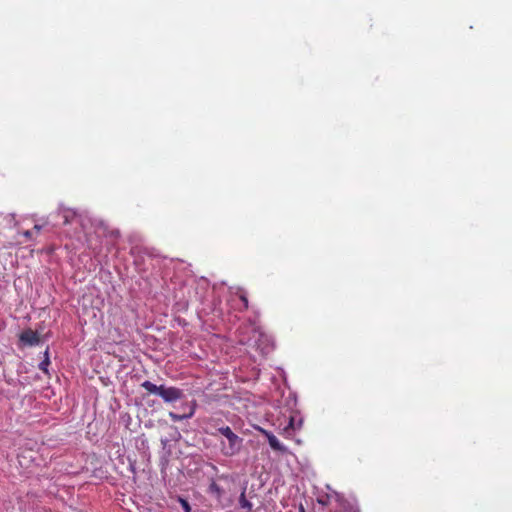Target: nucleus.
<instances>
[{
    "label": "nucleus",
    "instance_id": "7",
    "mask_svg": "<svg viewBox=\"0 0 512 512\" xmlns=\"http://www.w3.org/2000/svg\"><path fill=\"white\" fill-rule=\"evenodd\" d=\"M239 506L244 512H253V504L247 500L245 495V489L242 491L239 497Z\"/></svg>",
    "mask_w": 512,
    "mask_h": 512
},
{
    "label": "nucleus",
    "instance_id": "1",
    "mask_svg": "<svg viewBox=\"0 0 512 512\" xmlns=\"http://www.w3.org/2000/svg\"><path fill=\"white\" fill-rule=\"evenodd\" d=\"M148 393L159 395L165 402H174L179 400L183 392L177 387H165L163 385L157 386L150 381H144L141 384Z\"/></svg>",
    "mask_w": 512,
    "mask_h": 512
},
{
    "label": "nucleus",
    "instance_id": "18",
    "mask_svg": "<svg viewBox=\"0 0 512 512\" xmlns=\"http://www.w3.org/2000/svg\"><path fill=\"white\" fill-rule=\"evenodd\" d=\"M18 461H19V464H20L21 466H23L22 456H21V455H19V456H18Z\"/></svg>",
    "mask_w": 512,
    "mask_h": 512
},
{
    "label": "nucleus",
    "instance_id": "9",
    "mask_svg": "<svg viewBox=\"0 0 512 512\" xmlns=\"http://www.w3.org/2000/svg\"><path fill=\"white\" fill-rule=\"evenodd\" d=\"M209 492L217 499H220L223 495V489L214 481L209 485Z\"/></svg>",
    "mask_w": 512,
    "mask_h": 512
},
{
    "label": "nucleus",
    "instance_id": "2",
    "mask_svg": "<svg viewBox=\"0 0 512 512\" xmlns=\"http://www.w3.org/2000/svg\"><path fill=\"white\" fill-rule=\"evenodd\" d=\"M243 446V439L237 434L230 435L226 438V441H221L220 448L221 453L226 457H232L237 455Z\"/></svg>",
    "mask_w": 512,
    "mask_h": 512
},
{
    "label": "nucleus",
    "instance_id": "6",
    "mask_svg": "<svg viewBox=\"0 0 512 512\" xmlns=\"http://www.w3.org/2000/svg\"><path fill=\"white\" fill-rule=\"evenodd\" d=\"M20 340L28 345H36L39 343L40 338L37 332L27 329L20 335Z\"/></svg>",
    "mask_w": 512,
    "mask_h": 512
},
{
    "label": "nucleus",
    "instance_id": "15",
    "mask_svg": "<svg viewBox=\"0 0 512 512\" xmlns=\"http://www.w3.org/2000/svg\"><path fill=\"white\" fill-rule=\"evenodd\" d=\"M49 365V359L46 358L44 361H42L39 365V368L44 371V372H47V366Z\"/></svg>",
    "mask_w": 512,
    "mask_h": 512
},
{
    "label": "nucleus",
    "instance_id": "10",
    "mask_svg": "<svg viewBox=\"0 0 512 512\" xmlns=\"http://www.w3.org/2000/svg\"><path fill=\"white\" fill-rule=\"evenodd\" d=\"M64 224H69L76 219V213L72 210H65L63 212Z\"/></svg>",
    "mask_w": 512,
    "mask_h": 512
},
{
    "label": "nucleus",
    "instance_id": "8",
    "mask_svg": "<svg viewBox=\"0 0 512 512\" xmlns=\"http://www.w3.org/2000/svg\"><path fill=\"white\" fill-rule=\"evenodd\" d=\"M336 495H341L340 493L336 492V491H333L332 493L330 494H326L324 496H321L318 498V503L323 505V506H327L331 503V501H335V496Z\"/></svg>",
    "mask_w": 512,
    "mask_h": 512
},
{
    "label": "nucleus",
    "instance_id": "12",
    "mask_svg": "<svg viewBox=\"0 0 512 512\" xmlns=\"http://www.w3.org/2000/svg\"><path fill=\"white\" fill-rule=\"evenodd\" d=\"M179 503L181 504V507L184 510V512H191V506L186 499L180 497Z\"/></svg>",
    "mask_w": 512,
    "mask_h": 512
},
{
    "label": "nucleus",
    "instance_id": "3",
    "mask_svg": "<svg viewBox=\"0 0 512 512\" xmlns=\"http://www.w3.org/2000/svg\"><path fill=\"white\" fill-rule=\"evenodd\" d=\"M195 410H196V402L192 401V402L186 403L184 405V412L182 414H177L175 412H169L168 415L172 421L178 422V421H182L184 419L191 418L194 415Z\"/></svg>",
    "mask_w": 512,
    "mask_h": 512
},
{
    "label": "nucleus",
    "instance_id": "5",
    "mask_svg": "<svg viewBox=\"0 0 512 512\" xmlns=\"http://www.w3.org/2000/svg\"><path fill=\"white\" fill-rule=\"evenodd\" d=\"M261 433L267 438L270 447L277 452L282 454L287 453L288 449L277 439V437L271 432L260 429Z\"/></svg>",
    "mask_w": 512,
    "mask_h": 512
},
{
    "label": "nucleus",
    "instance_id": "4",
    "mask_svg": "<svg viewBox=\"0 0 512 512\" xmlns=\"http://www.w3.org/2000/svg\"><path fill=\"white\" fill-rule=\"evenodd\" d=\"M335 502L341 512H360L357 503L346 499L343 495H336Z\"/></svg>",
    "mask_w": 512,
    "mask_h": 512
},
{
    "label": "nucleus",
    "instance_id": "16",
    "mask_svg": "<svg viewBox=\"0 0 512 512\" xmlns=\"http://www.w3.org/2000/svg\"><path fill=\"white\" fill-rule=\"evenodd\" d=\"M23 235L26 237V238H32L33 236V230H26Z\"/></svg>",
    "mask_w": 512,
    "mask_h": 512
},
{
    "label": "nucleus",
    "instance_id": "13",
    "mask_svg": "<svg viewBox=\"0 0 512 512\" xmlns=\"http://www.w3.org/2000/svg\"><path fill=\"white\" fill-rule=\"evenodd\" d=\"M294 430V419L291 417L288 425L283 429V433L286 435H290V431Z\"/></svg>",
    "mask_w": 512,
    "mask_h": 512
},
{
    "label": "nucleus",
    "instance_id": "17",
    "mask_svg": "<svg viewBox=\"0 0 512 512\" xmlns=\"http://www.w3.org/2000/svg\"><path fill=\"white\" fill-rule=\"evenodd\" d=\"M41 229H42V226L36 224V225H34L32 230H33V233L34 232L39 233L41 231Z\"/></svg>",
    "mask_w": 512,
    "mask_h": 512
},
{
    "label": "nucleus",
    "instance_id": "19",
    "mask_svg": "<svg viewBox=\"0 0 512 512\" xmlns=\"http://www.w3.org/2000/svg\"><path fill=\"white\" fill-rule=\"evenodd\" d=\"M300 512H305L302 506L300 507Z\"/></svg>",
    "mask_w": 512,
    "mask_h": 512
},
{
    "label": "nucleus",
    "instance_id": "14",
    "mask_svg": "<svg viewBox=\"0 0 512 512\" xmlns=\"http://www.w3.org/2000/svg\"><path fill=\"white\" fill-rule=\"evenodd\" d=\"M239 298H240L241 302L243 303L244 309H248V298H247V296L244 293H242V294H240Z\"/></svg>",
    "mask_w": 512,
    "mask_h": 512
},
{
    "label": "nucleus",
    "instance_id": "11",
    "mask_svg": "<svg viewBox=\"0 0 512 512\" xmlns=\"http://www.w3.org/2000/svg\"><path fill=\"white\" fill-rule=\"evenodd\" d=\"M218 432L223 435L225 438L229 437L230 435H233L234 432L229 426H222L218 428Z\"/></svg>",
    "mask_w": 512,
    "mask_h": 512
}]
</instances>
